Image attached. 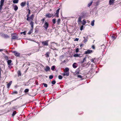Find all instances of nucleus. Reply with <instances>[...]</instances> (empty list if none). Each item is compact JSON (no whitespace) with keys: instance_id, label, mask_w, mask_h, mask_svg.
Masks as SVG:
<instances>
[{"instance_id":"nucleus-30","label":"nucleus","mask_w":121,"mask_h":121,"mask_svg":"<svg viewBox=\"0 0 121 121\" xmlns=\"http://www.w3.org/2000/svg\"><path fill=\"white\" fill-rule=\"evenodd\" d=\"M3 5L0 4V11L1 12L2 9V6Z\"/></svg>"},{"instance_id":"nucleus-38","label":"nucleus","mask_w":121,"mask_h":121,"mask_svg":"<svg viewBox=\"0 0 121 121\" xmlns=\"http://www.w3.org/2000/svg\"><path fill=\"white\" fill-rule=\"evenodd\" d=\"M51 83L52 84H55L56 83V81L55 80H54L52 81L51 82Z\"/></svg>"},{"instance_id":"nucleus-39","label":"nucleus","mask_w":121,"mask_h":121,"mask_svg":"<svg viewBox=\"0 0 121 121\" xmlns=\"http://www.w3.org/2000/svg\"><path fill=\"white\" fill-rule=\"evenodd\" d=\"M86 57H85L84 58V59H83L82 61V63H83V62H84V61H86Z\"/></svg>"},{"instance_id":"nucleus-23","label":"nucleus","mask_w":121,"mask_h":121,"mask_svg":"<svg viewBox=\"0 0 121 121\" xmlns=\"http://www.w3.org/2000/svg\"><path fill=\"white\" fill-rule=\"evenodd\" d=\"M86 21L85 20V19H84L83 20V22L82 23V25H84L85 24H86Z\"/></svg>"},{"instance_id":"nucleus-41","label":"nucleus","mask_w":121,"mask_h":121,"mask_svg":"<svg viewBox=\"0 0 121 121\" xmlns=\"http://www.w3.org/2000/svg\"><path fill=\"white\" fill-rule=\"evenodd\" d=\"M45 19L44 18H43V19H42L41 20V21L42 22V23H43L44 21H45Z\"/></svg>"},{"instance_id":"nucleus-27","label":"nucleus","mask_w":121,"mask_h":121,"mask_svg":"<svg viewBox=\"0 0 121 121\" xmlns=\"http://www.w3.org/2000/svg\"><path fill=\"white\" fill-rule=\"evenodd\" d=\"M52 22L54 24H55L56 22V19H53L52 20Z\"/></svg>"},{"instance_id":"nucleus-31","label":"nucleus","mask_w":121,"mask_h":121,"mask_svg":"<svg viewBox=\"0 0 121 121\" xmlns=\"http://www.w3.org/2000/svg\"><path fill=\"white\" fill-rule=\"evenodd\" d=\"M73 56L74 57H78V56H79V55L77 53H76V54H75Z\"/></svg>"},{"instance_id":"nucleus-34","label":"nucleus","mask_w":121,"mask_h":121,"mask_svg":"<svg viewBox=\"0 0 121 121\" xmlns=\"http://www.w3.org/2000/svg\"><path fill=\"white\" fill-rule=\"evenodd\" d=\"M62 77L61 75H59L58 76V78L60 79H61Z\"/></svg>"},{"instance_id":"nucleus-47","label":"nucleus","mask_w":121,"mask_h":121,"mask_svg":"<svg viewBox=\"0 0 121 121\" xmlns=\"http://www.w3.org/2000/svg\"><path fill=\"white\" fill-rule=\"evenodd\" d=\"M83 25L82 26H81V28H80V30H83Z\"/></svg>"},{"instance_id":"nucleus-44","label":"nucleus","mask_w":121,"mask_h":121,"mask_svg":"<svg viewBox=\"0 0 121 121\" xmlns=\"http://www.w3.org/2000/svg\"><path fill=\"white\" fill-rule=\"evenodd\" d=\"M4 58L7 60H8V57L7 56H4Z\"/></svg>"},{"instance_id":"nucleus-46","label":"nucleus","mask_w":121,"mask_h":121,"mask_svg":"<svg viewBox=\"0 0 121 121\" xmlns=\"http://www.w3.org/2000/svg\"><path fill=\"white\" fill-rule=\"evenodd\" d=\"M77 77L78 78H82V77L81 76V75H78L77 76Z\"/></svg>"},{"instance_id":"nucleus-45","label":"nucleus","mask_w":121,"mask_h":121,"mask_svg":"<svg viewBox=\"0 0 121 121\" xmlns=\"http://www.w3.org/2000/svg\"><path fill=\"white\" fill-rule=\"evenodd\" d=\"M91 48L93 49H95V47L94 45H92V46Z\"/></svg>"},{"instance_id":"nucleus-16","label":"nucleus","mask_w":121,"mask_h":121,"mask_svg":"<svg viewBox=\"0 0 121 121\" xmlns=\"http://www.w3.org/2000/svg\"><path fill=\"white\" fill-rule=\"evenodd\" d=\"M20 53H18L16 51V57H20Z\"/></svg>"},{"instance_id":"nucleus-64","label":"nucleus","mask_w":121,"mask_h":121,"mask_svg":"<svg viewBox=\"0 0 121 121\" xmlns=\"http://www.w3.org/2000/svg\"><path fill=\"white\" fill-rule=\"evenodd\" d=\"M15 113H16V112H15Z\"/></svg>"},{"instance_id":"nucleus-25","label":"nucleus","mask_w":121,"mask_h":121,"mask_svg":"<svg viewBox=\"0 0 121 121\" xmlns=\"http://www.w3.org/2000/svg\"><path fill=\"white\" fill-rule=\"evenodd\" d=\"M93 3L92 1H91L90 3H89L87 5V6L88 7H90L92 4Z\"/></svg>"},{"instance_id":"nucleus-12","label":"nucleus","mask_w":121,"mask_h":121,"mask_svg":"<svg viewBox=\"0 0 121 121\" xmlns=\"http://www.w3.org/2000/svg\"><path fill=\"white\" fill-rule=\"evenodd\" d=\"M81 16L82 18L84 17L85 16V14L84 12H82L81 13Z\"/></svg>"},{"instance_id":"nucleus-24","label":"nucleus","mask_w":121,"mask_h":121,"mask_svg":"<svg viewBox=\"0 0 121 121\" xmlns=\"http://www.w3.org/2000/svg\"><path fill=\"white\" fill-rule=\"evenodd\" d=\"M94 22L95 21L94 20H93L91 22V25L92 26H93L94 25Z\"/></svg>"},{"instance_id":"nucleus-51","label":"nucleus","mask_w":121,"mask_h":121,"mask_svg":"<svg viewBox=\"0 0 121 121\" xmlns=\"http://www.w3.org/2000/svg\"><path fill=\"white\" fill-rule=\"evenodd\" d=\"M78 39H79L78 38H76L74 40L75 41H78Z\"/></svg>"},{"instance_id":"nucleus-15","label":"nucleus","mask_w":121,"mask_h":121,"mask_svg":"<svg viewBox=\"0 0 121 121\" xmlns=\"http://www.w3.org/2000/svg\"><path fill=\"white\" fill-rule=\"evenodd\" d=\"M61 20L60 19H57V23L56 24L57 25H59L60 24V22Z\"/></svg>"},{"instance_id":"nucleus-10","label":"nucleus","mask_w":121,"mask_h":121,"mask_svg":"<svg viewBox=\"0 0 121 121\" xmlns=\"http://www.w3.org/2000/svg\"><path fill=\"white\" fill-rule=\"evenodd\" d=\"M27 10L28 11V14L27 15V18L26 19L27 20H28L29 16V15L30 14V10L29 9H28Z\"/></svg>"},{"instance_id":"nucleus-59","label":"nucleus","mask_w":121,"mask_h":121,"mask_svg":"<svg viewBox=\"0 0 121 121\" xmlns=\"http://www.w3.org/2000/svg\"><path fill=\"white\" fill-rule=\"evenodd\" d=\"M13 2L14 3H15V0H13Z\"/></svg>"},{"instance_id":"nucleus-6","label":"nucleus","mask_w":121,"mask_h":121,"mask_svg":"<svg viewBox=\"0 0 121 121\" xmlns=\"http://www.w3.org/2000/svg\"><path fill=\"white\" fill-rule=\"evenodd\" d=\"M60 9L59 8L56 11V13L55 14V15L54 16H55L56 17H59V10Z\"/></svg>"},{"instance_id":"nucleus-50","label":"nucleus","mask_w":121,"mask_h":121,"mask_svg":"<svg viewBox=\"0 0 121 121\" xmlns=\"http://www.w3.org/2000/svg\"><path fill=\"white\" fill-rule=\"evenodd\" d=\"M76 74H78L79 73V71H77L76 72Z\"/></svg>"},{"instance_id":"nucleus-21","label":"nucleus","mask_w":121,"mask_h":121,"mask_svg":"<svg viewBox=\"0 0 121 121\" xmlns=\"http://www.w3.org/2000/svg\"><path fill=\"white\" fill-rule=\"evenodd\" d=\"M33 30L31 29L29 31L28 34L29 35H30L32 33Z\"/></svg>"},{"instance_id":"nucleus-54","label":"nucleus","mask_w":121,"mask_h":121,"mask_svg":"<svg viewBox=\"0 0 121 121\" xmlns=\"http://www.w3.org/2000/svg\"><path fill=\"white\" fill-rule=\"evenodd\" d=\"M2 87L3 88V91H4V88L5 87V86L4 85H3L2 86Z\"/></svg>"},{"instance_id":"nucleus-28","label":"nucleus","mask_w":121,"mask_h":121,"mask_svg":"<svg viewBox=\"0 0 121 121\" xmlns=\"http://www.w3.org/2000/svg\"><path fill=\"white\" fill-rule=\"evenodd\" d=\"M55 69V66H53L51 68V70L52 71H54Z\"/></svg>"},{"instance_id":"nucleus-9","label":"nucleus","mask_w":121,"mask_h":121,"mask_svg":"<svg viewBox=\"0 0 121 121\" xmlns=\"http://www.w3.org/2000/svg\"><path fill=\"white\" fill-rule=\"evenodd\" d=\"M116 0H110L109 1V3L110 5L114 3V1Z\"/></svg>"},{"instance_id":"nucleus-22","label":"nucleus","mask_w":121,"mask_h":121,"mask_svg":"<svg viewBox=\"0 0 121 121\" xmlns=\"http://www.w3.org/2000/svg\"><path fill=\"white\" fill-rule=\"evenodd\" d=\"M12 62V61L11 60H8L7 61L8 65H11V63Z\"/></svg>"},{"instance_id":"nucleus-43","label":"nucleus","mask_w":121,"mask_h":121,"mask_svg":"<svg viewBox=\"0 0 121 121\" xmlns=\"http://www.w3.org/2000/svg\"><path fill=\"white\" fill-rule=\"evenodd\" d=\"M87 41V39H85L83 41V42L84 43H86Z\"/></svg>"},{"instance_id":"nucleus-58","label":"nucleus","mask_w":121,"mask_h":121,"mask_svg":"<svg viewBox=\"0 0 121 121\" xmlns=\"http://www.w3.org/2000/svg\"><path fill=\"white\" fill-rule=\"evenodd\" d=\"M29 3L28 2V3H27V5L28 6V7L29 6Z\"/></svg>"},{"instance_id":"nucleus-35","label":"nucleus","mask_w":121,"mask_h":121,"mask_svg":"<svg viewBox=\"0 0 121 121\" xmlns=\"http://www.w3.org/2000/svg\"><path fill=\"white\" fill-rule=\"evenodd\" d=\"M29 91V89H25L24 91L25 92V93H27V92H28Z\"/></svg>"},{"instance_id":"nucleus-4","label":"nucleus","mask_w":121,"mask_h":121,"mask_svg":"<svg viewBox=\"0 0 121 121\" xmlns=\"http://www.w3.org/2000/svg\"><path fill=\"white\" fill-rule=\"evenodd\" d=\"M62 75L64 76H68L69 75V72L66 71H64V73H62Z\"/></svg>"},{"instance_id":"nucleus-8","label":"nucleus","mask_w":121,"mask_h":121,"mask_svg":"<svg viewBox=\"0 0 121 121\" xmlns=\"http://www.w3.org/2000/svg\"><path fill=\"white\" fill-rule=\"evenodd\" d=\"M26 1L22 2L20 4L21 6L22 7H24L26 4Z\"/></svg>"},{"instance_id":"nucleus-19","label":"nucleus","mask_w":121,"mask_h":121,"mask_svg":"<svg viewBox=\"0 0 121 121\" xmlns=\"http://www.w3.org/2000/svg\"><path fill=\"white\" fill-rule=\"evenodd\" d=\"M12 81H10V82L7 85V87L8 88H9L10 86L11 85V84H12Z\"/></svg>"},{"instance_id":"nucleus-2","label":"nucleus","mask_w":121,"mask_h":121,"mask_svg":"<svg viewBox=\"0 0 121 121\" xmlns=\"http://www.w3.org/2000/svg\"><path fill=\"white\" fill-rule=\"evenodd\" d=\"M48 40H47L45 41L41 42V43L42 45L44 46H47L48 45Z\"/></svg>"},{"instance_id":"nucleus-7","label":"nucleus","mask_w":121,"mask_h":121,"mask_svg":"<svg viewBox=\"0 0 121 121\" xmlns=\"http://www.w3.org/2000/svg\"><path fill=\"white\" fill-rule=\"evenodd\" d=\"M92 52V51L89 49L87 51H86L85 52V54H89Z\"/></svg>"},{"instance_id":"nucleus-13","label":"nucleus","mask_w":121,"mask_h":121,"mask_svg":"<svg viewBox=\"0 0 121 121\" xmlns=\"http://www.w3.org/2000/svg\"><path fill=\"white\" fill-rule=\"evenodd\" d=\"M17 73L18 77L20 76L21 75V73L20 71L18 70L17 72Z\"/></svg>"},{"instance_id":"nucleus-32","label":"nucleus","mask_w":121,"mask_h":121,"mask_svg":"<svg viewBox=\"0 0 121 121\" xmlns=\"http://www.w3.org/2000/svg\"><path fill=\"white\" fill-rule=\"evenodd\" d=\"M4 0H1L0 2V4L3 5V3Z\"/></svg>"},{"instance_id":"nucleus-61","label":"nucleus","mask_w":121,"mask_h":121,"mask_svg":"<svg viewBox=\"0 0 121 121\" xmlns=\"http://www.w3.org/2000/svg\"><path fill=\"white\" fill-rule=\"evenodd\" d=\"M83 38L85 39H86V38L85 37H83Z\"/></svg>"},{"instance_id":"nucleus-11","label":"nucleus","mask_w":121,"mask_h":121,"mask_svg":"<svg viewBox=\"0 0 121 121\" xmlns=\"http://www.w3.org/2000/svg\"><path fill=\"white\" fill-rule=\"evenodd\" d=\"M45 70L46 72L50 70V68L48 66H47L46 67Z\"/></svg>"},{"instance_id":"nucleus-49","label":"nucleus","mask_w":121,"mask_h":121,"mask_svg":"<svg viewBox=\"0 0 121 121\" xmlns=\"http://www.w3.org/2000/svg\"><path fill=\"white\" fill-rule=\"evenodd\" d=\"M79 49L78 48H77L76 50V52H78Z\"/></svg>"},{"instance_id":"nucleus-63","label":"nucleus","mask_w":121,"mask_h":121,"mask_svg":"<svg viewBox=\"0 0 121 121\" xmlns=\"http://www.w3.org/2000/svg\"><path fill=\"white\" fill-rule=\"evenodd\" d=\"M15 92H16V94H17V92L16 91Z\"/></svg>"},{"instance_id":"nucleus-14","label":"nucleus","mask_w":121,"mask_h":121,"mask_svg":"<svg viewBox=\"0 0 121 121\" xmlns=\"http://www.w3.org/2000/svg\"><path fill=\"white\" fill-rule=\"evenodd\" d=\"M12 36V40H15V35L14 34H12L11 35Z\"/></svg>"},{"instance_id":"nucleus-42","label":"nucleus","mask_w":121,"mask_h":121,"mask_svg":"<svg viewBox=\"0 0 121 121\" xmlns=\"http://www.w3.org/2000/svg\"><path fill=\"white\" fill-rule=\"evenodd\" d=\"M111 37L112 39H113L114 40L115 39H116L115 36L114 35H112V36Z\"/></svg>"},{"instance_id":"nucleus-3","label":"nucleus","mask_w":121,"mask_h":121,"mask_svg":"<svg viewBox=\"0 0 121 121\" xmlns=\"http://www.w3.org/2000/svg\"><path fill=\"white\" fill-rule=\"evenodd\" d=\"M45 17H46L49 18L53 16V14H50V13H47L45 15Z\"/></svg>"},{"instance_id":"nucleus-33","label":"nucleus","mask_w":121,"mask_h":121,"mask_svg":"<svg viewBox=\"0 0 121 121\" xmlns=\"http://www.w3.org/2000/svg\"><path fill=\"white\" fill-rule=\"evenodd\" d=\"M26 31H24L23 32H21V34H23V35H26Z\"/></svg>"},{"instance_id":"nucleus-48","label":"nucleus","mask_w":121,"mask_h":121,"mask_svg":"<svg viewBox=\"0 0 121 121\" xmlns=\"http://www.w3.org/2000/svg\"><path fill=\"white\" fill-rule=\"evenodd\" d=\"M15 114V111H14L13 113L12 114L13 116H13H14Z\"/></svg>"},{"instance_id":"nucleus-17","label":"nucleus","mask_w":121,"mask_h":121,"mask_svg":"<svg viewBox=\"0 0 121 121\" xmlns=\"http://www.w3.org/2000/svg\"><path fill=\"white\" fill-rule=\"evenodd\" d=\"M82 18V17H81V16H80V17H79L78 21V23L80 22H82L81 20Z\"/></svg>"},{"instance_id":"nucleus-52","label":"nucleus","mask_w":121,"mask_h":121,"mask_svg":"<svg viewBox=\"0 0 121 121\" xmlns=\"http://www.w3.org/2000/svg\"><path fill=\"white\" fill-rule=\"evenodd\" d=\"M15 8H16V11L18 9V7L16 5Z\"/></svg>"},{"instance_id":"nucleus-26","label":"nucleus","mask_w":121,"mask_h":121,"mask_svg":"<svg viewBox=\"0 0 121 121\" xmlns=\"http://www.w3.org/2000/svg\"><path fill=\"white\" fill-rule=\"evenodd\" d=\"M69 69L68 68H66L65 69V70L64 71H66L67 72H69Z\"/></svg>"},{"instance_id":"nucleus-40","label":"nucleus","mask_w":121,"mask_h":121,"mask_svg":"<svg viewBox=\"0 0 121 121\" xmlns=\"http://www.w3.org/2000/svg\"><path fill=\"white\" fill-rule=\"evenodd\" d=\"M49 78L50 79H52L53 78V76L52 75H51L49 76Z\"/></svg>"},{"instance_id":"nucleus-1","label":"nucleus","mask_w":121,"mask_h":121,"mask_svg":"<svg viewBox=\"0 0 121 121\" xmlns=\"http://www.w3.org/2000/svg\"><path fill=\"white\" fill-rule=\"evenodd\" d=\"M49 24L46 21H45V23L43 26V27H44L46 30H47L48 28L49 27Z\"/></svg>"},{"instance_id":"nucleus-29","label":"nucleus","mask_w":121,"mask_h":121,"mask_svg":"<svg viewBox=\"0 0 121 121\" xmlns=\"http://www.w3.org/2000/svg\"><path fill=\"white\" fill-rule=\"evenodd\" d=\"M95 58H92L91 59V62H93L94 63H95Z\"/></svg>"},{"instance_id":"nucleus-53","label":"nucleus","mask_w":121,"mask_h":121,"mask_svg":"<svg viewBox=\"0 0 121 121\" xmlns=\"http://www.w3.org/2000/svg\"><path fill=\"white\" fill-rule=\"evenodd\" d=\"M18 0H15V3H18Z\"/></svg>"},{"instance_id":"nucleus-56","label":"nucleus","mask_w":121,"mask_h":121,"mask_svg":"<svg viewBox=\"0 0 121 121\" xmlns=\"http://www.w3.org/2000/svg\"><path fill=\"white\" fill-rule=\"evenodd\" d=\"M1 70H2L1 69H0V78H1Z\"/></svg>"},{"instance_id":"nucleus-20","label":"nucleus","mask_w":121,"mask_h":121,"mask_svg":"<svg viewBox=\"0 0 121 121\" xmlns=\"http://www.w3.org/2000/svg\"><path fill=\"white\" fill-rule=\"evenodd\" d=\"M49 53L50 52H47L46 53V54H45V56L47 57H49Z\"/></svg>"},{"instance_id":"nucleus-62","label":"nucleus","mask_w":121,"mask_h":121,"mask_svg":"<svg viewBox=\"0 0 121 121\" xmlns=\"http://www.w3.org/2000/svg\"><path fill=\"white\" fill-rule=\"evenodd\" d=\"M14 9L15 10V7H14Z\"/></svg>"},{"instance_id":"nucleus-5","label":"nucleus","mask_w":121,"mask_h":121,"mask_svg":"<svg viewBox=\"0 0 121 121\" xmlns=\"http://www.w3.org/2000/svg\"><path fill=\"white\" fill-rule=\"evenodd\" d=\"M34 16V15L33 14H32L29 17H29L28 18V20H27L28 21H29L30 20H31L32 21L33 20Z\"/></svg>"},{"instance_id":"nucleus-18","label":"nucleus","mask_w":121,"mask_h":121,"mask_svg":"<svg viewBox=\"0 0 121 121\" xmlns=\"http://www.w3.org/2000/svg\"><path fill=\"white\" fill-rule=\"evenodd\" d=\"M77 64L76 63H74L73 65V67L74 68H75L77 67V66L76 65Z\"/></svg>"},{"instance_id":"nucleus-37","label":"nucleus","mask_w":121,"mask_h":121,"mask_svg":"<svg viewBox=\"0 0 121 121\" xmlns=\"http://www.w3.org/2000/svg\"><path fill=\"white\" fill-rule=\"evenodd\" d=\"M43 84L44 86L46 87H47L48 86L47 84L46 83H43Z\"/></svg>"},{"instance_id":"nucleus-57","label":"nucleus","mask_w":121,"mask_h":121,"mask_svg":"<svg viewBox=\"0 0 121 121\" xmlns=\"http://www.w3.org/2000/svg\"><path fill=\"white\" fill-rule=\"evenodd\" d=\"M11 51L12 52L14 53L15 54V51Z\"/></svg>"},{"instance_id":"nucleus-60","label":"nucleus","mask_w":121,"mask_h":121,"mask_svg":"<svg viewBox=\"0 0 121 121\" xmlns=\"http://www.w3.org/2000/svg\"><path fill=\"white\" fill-rule=\"evenodd\" d=\"M83 44H81L80 45V47H82V46H83Z\"/></svg>"},{"instance_id":"nucleus-55","label":"nucleus","mask_w":121,"mask_h":121,"mask_svg":"<svg viewBox=\"0 0 121 121\" xmlns=\"http://www.w3.org/2000/svg\"><path fill=\"white\" fill-rule=\"evenodd\" d=\"M33 27H34V25H33V26H31V29L33 30Z\"/></svg>"},{"instance_id":"nucleus-36","label":"nucleus","mask_w":121,"mask_h":121,"mask_svg":"<svg viewBox=\"0 0 121 121\" xmlns=\"http://www.w3.org/2000/svg\"><path fill=\"white\" fill-rule=\"evenodd\" d=\"M34 22H33L31 21L30 22V24L31 26H33L34 25Z\"/></svg>"}]
</instances>
